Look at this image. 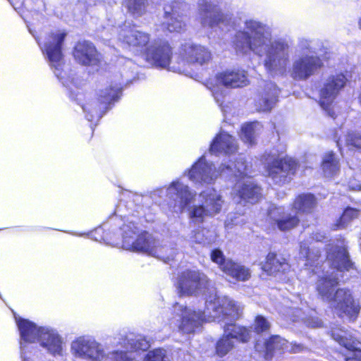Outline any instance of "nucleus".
<instances>
[{"label": "nucleus", "mask_w": 361, "mask_h": 361, "mask_svg": "<svg viewBox=\"0 0 361 361\" xmlns=\"http://www.w3.org/2000/svg\"><path fill=\"white\" fill-rule=\"evenodd\" d=\"M197 4L198 19L202 27L235 30L231 45L237 55L258 56L271 75L286 73L292 49L290 39L273 37L271 27L255 19H246L241 24L232 14L219 11L211 0H198Z\"/></svg>", "instance_id": "1"}, {"label": "nucleus", "mask_w": 361, "mask_h": 361, "mask_svg": "<svg viewBox=\"0 0 361 361\" xmlns=\"http://www.w3.org/2000/svg\"><path fill=\"white\" fill-rule=\"evenodd\" d=\"M204 312H196L179 302L173 305V313L179 317L177 326L180 334L194 333L206 319L224 322V334L215 348L216 354L221 357L233 349L235 341L247 342L250 338L248 329L233 323L243 313V307L240 303L227 297L220 298L214 293L206 298Z\"/></svg>", "instance_id": "2"}, {"label": "nucleus", "mask_w": 361, "mask_h": 361, "mask_svg": "<svg viewBox=\"0 0 361 361\" xmlns=\"http://www.w3.org/2000/svg\"><path fill=\"white\" fill-rule=\"evenodd\" d=\"M338 283L337 273L334 271L331 273H324L323 276H319L317 282L318 294L340 317L345 315L350 320H354L359 313L360 307L353 300L350 290L341 288L334 292Z\"/></svg>", "instance_id": "3"}, {"label": "nucleus", "mask_w": 361, "mask_h": 361, "mask_svg": "<svg viewBox=\"0 0 361 361\" xmlns=\"http://www.w3.org/2000/svg\"><path fill=\"white\" fill-rule=\"evenodd\" d=\"M123 237V247L127 250L147 253L165 262L172 259L176 250L166 245H161L147 232L138 233L137 226L130 222L121 228Z\"/></svg>", "instance_id": "4"}, {"label": "nucleus", "mask_w": 361, "mask_h": 361, "mask_svg": "<svg viewBox=\"0 0 361 361\" xmlns=\"http://www.w3.org/2000/svg\"><path fill=\"white\" fill-rule=\"evenodd\" d=\"M248 165L243 156H240L236 163L226 165L220 171H216L212 163L205 161L204 157H200L188 171L189 179L195 183H212L220 174H233L235 177H243L248 174Z\"/></svg>", "instance_id": "5"}, {"label": "nucleus", "mask_w": 361, "mask_h": 361, "mask_svg": "<svg viewBox=\"0 0 361 361\" xmlns=\"http://www.w3.org/2000/svg\"><path fill=\"white\" fill-rule=\"evenodd\" d=\"M279 149H273L263 155L266 171L274 183L283 185L290 181L295 174L297 163L290 157H283L286 147L279 146Z\"/></svg>", "instance_id": "6"}, {"label": "nucleus", "mask_w": 361, "mask_h": 361, "mask_svg": "<svg viewBox=\"0 0 361 361\" xmlns=\"http://www.w3.org/2000/svg\"><path fill=\"white\" fill-rule=\"evenodd\" d=\"M65 30H56L51 31L45 38L41 49L48 59L49 66L57 78L64 86H69V82L76 85L73 78H66V73L63 71L64 61L62 54V44L66 37Z\"/></svg>", "instance_id": "7"}, {"label": "nucleus", "mask_w": 361, "mask_h": 361, "mask_svg": "<svg viewBox=\"0 0 361 361\" xmlns=\"http://www.w3.org/2000/svg\"><path fill=\"white\" fill-rule=\"evenodd\" d=\"M121 92V84L109 86L99 90L97 99L82 106L85 118L88 121L97 122L114 102L119 98Z\"/></svg>", "instance_id": "8"}, {"label": "nucleus", "mask_w": 361, "mask_h": 361, "mask_svg": "<svg viewBox=\"0 0 361 361\" xmlns=\"http://www.w3.org/2000/svg\"><path fill=\"white\" fill-rule=\"evenodd\" d=\"M166 193L169 202V207L171 211L176 214L182 213L193 201L196 192L190 189L180 179L173 180L170 183L168 188L164 190L159 189L154 193L161 195Z\"/></svg>", "instance_id": "9"}, {"label": "nucleus", "mask_w": 361, "mask_h": 361, "mask_svg": "<svg viewBox=\"0 0 361 361\" xmlns=\"http://www.w3.org/2000/svg\"><path fill=\"white\" fill-rule=\"evenodd\" d=\"M211 59L210 51L204 47L187 42L181 44L176 56L177 66H173V72H183L190 64L203 65Z\"/></svg>", "instance_id": "10"}, {"label": "nucleus", "mask_w": 361, "mask_h": 361, "mask_svg": "<svg viewBox=\"0 0 361 361\" xmlns=\"http://www.w3.org/2000/svg\"><path fill=\"white\" fill-rule=\"evenodd\" d=\"M71 353L78 360L85 361H102L106 357L103 345L94 338L82 336L71 343Z\"/></svg>", "instance_id": "11"}, {"label": "nucleus", "mask_w": 361, "mask_h": 361, "mask_svg": "<svg viewBox=\"0 0 361 361\" xmlns=\"http://www.w3.org/2000/svg\"><path fill=\"white\" fill-rule=\"evenodd\" d=\"M348 81L342 73H336L324 78L319 90V105L327 113L334 118V112L331 106L335 99L344 88Z\"/></svg>", "instance_id": "12"}, {"label": "nucleus", "mask_w": 361, "mask_h": 361, "mask_svg": "<svg viewBox=\"0 0 361 361\" xmlns=\"http://www.w3.org/2000/svg\"><path fill=\"white\" fill-rule=\"evenodd\" d=\"M210 282L207 276L197 270H186L178 278V289L180 294L199 295L209 290Z\"/></svg>", "instance_id": "13"}, {"label": "nucleus", "mask_w": 361, "mask_h": 361, "mask_svg": "<svg viewBox=\"0 0 361 361\" xmlns=\"http://www.w3.org/2000/svg\"><path fill=\"white\" fill-rule=\"evenodd\" d=\"M216 85L209 87L216 102L221 106L225 97L224 90L219 85L224 87L237 88L248 84L247 73L243 70H228L216 75Z\"/></svg>", "instance_id": "14"}, {"label": "nucleus", "mask_w": 361, "mask_h": 361, "mask_svg": "<svg viewBox=\"0 0 361 361\" xmlns=\"http://www.w3.org/2000/svg\"><path fill=\"white\" fill-rule=\"evenodd\" d=\"M143 55L147 62L158 68H167L173 71L171 67L177 66L176 57V61H171V47L166 41H154L150 44Z\"/></svg>", "instance_id": "15"}, {"label": "nucleus", "mask_w": 361, "mask_h": 361, "mask_svg": "<svg viewBox=\"0 0 361 361\" xmlns=\"http://www.w3.org/2000/svg\"><path fill=\"white\" fill-rule=\"evenodd\" d=\"M322 66V60L318 56L302 54L293 61L290 76L295 80H306L317 74Z\"/></svg>", "instance_id": "16"}, {"label": "nucleus", "mask_w": 361, "mask_h": 361, "mask_svg": "<svg viewBox=\"0 0 361 361\" xmlns=\"http://www.w3.org/2000/svg\"><path fill=\"white\" fill-rule=\"evenodd\" d=\"M118 39L137 54H144L149 47L150 36L135 26L124 25L118 33Z\"/></svg>", "instance_id": "17"}, {"label": "nucleus", "mask_w": 361, "mask_h": 361, "mask_svg": "<svg viewBox=\"0 0 361 361\" xmlns=\"http://www.w3.org/2000/svg\"><path fill=\"white\" fill-rule=\"evenodd\" d=\"M210 257L226 275L236 281H243L250 277V271L247 268L232 260L226 259L223 252L219 249L213 250Z\"/></svg>", "instance_id": "18"}, {"label": "nucleus", "mask_w": 361, "mask_h": 361, "mask_svg": "<svg viewBox=\"0 0 361 361\" xmlns=\"http://www.w3.org/2000/svg\"><path fill=\"white\" fill-rule=\"evenodd\" d=\"M327 263L336 271H348L353 266L347 252L346 243L343 239L329 245L326 251Z\"/></svg>", "instance_id": "19"}, {"label": "nucleus", "mask_w": 361, "mask_h": 361, "mask_svg": "<svg viewBox=\"0 0 361 361\" xmlns=\"http://www.w3.org/2000/svg\"><path fill=\"white\" fill-rule=\"evenodd\" d=\"M16 322L20 336V355H27L31 353L30 345L38 342L40 331L44 326H38L27 319L16 317Z\"/></svg>", "instance_id": "20"}, {"label": "nucleus", "mask_w": 361, "mask_h": 361, "mask_svg": "<svg viewBox=\"0 0 361 361\" xmlns=\"http://www.w3.org/2000/svg\"><path fill=\"white\" fill-rule=\"evenodd\" d=\"M73 55L78 63L91 66L96 70H98L102 64V55L97 51L95 46L89 41H79L74 47Z\"/></svg>", "instance_id": "21"}, {"label": "nucleus", "mask_w": 361, "mask_h": 361, "mask_svg": "<svg viewBox=\"0 0 361 361\" xmlns=\"http://www.w3.org/2000/svg\"><path fill=\"white\" fill-rule=\"evenodd\" d=\"M331 337L348 351L345 355V361H361V343L352 334L343 328L331 329Z\"/></svg>", "instance_id": "22"}, {"label": "nucleus", "mask_w": 361, "mask_h": 361, "mask_svg": "<svg viewBox=\"0 0 361 361\" xmlns=\"http://www.w3.org/2000/svg\"><path fill=\"white\" fill-rule=\"evenodd\" d=\"M186 7V4L182 0H174L164 6L166 20L164 25L169 32H178L184 30L185 23L183 20L182 13Z\"/></svg>", "instance_id": "23"}, {"label": "nucleus", "mask_w": 361, "mask_h": 361, "mask_svg": "<svg viewBox=\"0 0 361 361\" xmlns=\"http://www.w3.org/2000/svg\"><path fill=\"white\" fill-rule=\"evenodd\" d=\"M267 221L273 226H276L281 231H289L299 223L298 217L294 214H286L282 207L271 204L267 210Z\"/></svg>", "instance_id": "24"}, {"label": "nucleus", "mask_w": 361, "mask_h": 361, "mask_svg": "<svg viewBox=\"0 0 361 361\" xmlns=\"http://www.w3.org/2000/svg\"><path fill=\"white\" fill-rule=\"evenodd\" d=\"M37 343L54 356L63 355V338L56 329L44 326L41 330Z\"/></svg>", "instance_id": "25"}, {"label": "nucleus", "mask_w": 361, "mask_h": 361, "mask_svg": "<svg viewBox=\"0 0 361 361\" xmlns=\"http://www.w3.org/2000/svg\"><path fill=\"white\" fill-rule=\"evenodd\" d=\"M289 348L287 341L276 335L269 338H258L255 346L256 351L261 353L267 360L271 359L278 350H290Z\"/></svg>", "instance_id": "26"}, {"label": "nucleus", "mask_w": 361, "mask_h": 361, "mask_svg": "<svg viewBox=\"0 0 361 361\" xmlns=\"http://www.w3.org/2000/svg\"><path fill=\"white\" fill-rule=\"evenodd\" d=\"M236 195L233 200L239 205L245 202L252 204L257 202L261 197V188L252 180H247L243 184H237L235 187Z\"/></svg>", "instance_id": "27"}, {"label": "nucleus", "mask_w": 361, "mask_h": 361, "mask_svg": "<svg viewBox=\"0 0 361 361\" xmlns=\"http://www.w3.org/2000/svg\"><path fill=\"white\" fill-rule=\"evenodd\" d=\"M123 342L126 350H115L112 352L110 361H136L135 353L133 350H145L149 347L147 342L134 340L129 337H127Z\"/></svg>", "instance_id": "28"}, {"label": "nucleus", "mask_w": 361, "mask_h": 361, "mask_svg": "<svg viewBox=\"0 0 361 361\" xmlns=\"http://www.w3.org/2000/svg\"><path fill=\"white\" fill-rule=\"evenodd\" d=\"M280 90L275 83L266 82L256 100V107L258 111H270L278 101Z\"/></svg>", "instance_id": "29"}, {"label": "nucleus", "mask_w": 361, "mask_h": 361, "mask_svg": "<svg viewBox=\"0 0 361 361\" xmlns=\"http://www.w3.org/2000/svg\"><path fill=\"white\" fill-rule=\"evenodd\" d=\"M238 149L235 140L226 133H220L213 140L209 151L212 154H234Z\"/></svg>", "instance_id": "30"}, {"label": "nucleus", "mask_w": 361, "mask_h": 361, "mask_svg": "<svg viewBox=\"0 0 361 361\" xmlns=\"http://www.w3.org/2000/svg\"><path fill=\"white\" fill-rule=\"evenodd\" d=\"M200 197L207 212L214 216L221 211L224 201L221 194L214 189H207L200 194Z\"/></svg>", "instance_id": "31"}, {"label": "nucleus", "mask_w": 361, "mask_h": 361, "mask_svg": "<svg viewBox=\"0 0 361 361\" xmlns=\"http://www.w3.org/2000/svg\"><path fill=\"white\" fill-rule=\"evenodd\" d=\"M262 269L269 275H276L277 273L288 270L289 264L283 256L269 252Z\"/></svg>", "instance_id": "32"}, {"label": "nucleus", "mask_w": 361, "mask_h": 361, "mask_svg": "<svg viewBox=\"0 0 361 361\" xmlns=\"http://www.w3.org/2000/svg\"><path fill=\"white\" fill-rule=\"evenodd\" d=\"M317 204L315 197L310 193L299 195L293 204V208L298 213H312Z\"/></svg>", "instance_id": "33"}, {"label": "nucleus", "mask_w": 361, "mask_h": 361, "mask_svg": "<svg viewBox=\"0 0 361 361\" xmlns=\"http://www.w3.org/2000/svg\"><path fill=\"white\" fill-rule=\"evenodd\" d=\"M216 238L214 231L202 228L192 231L190 235V240L197 244L208 245L213 243Z\"/></svg>", "instance_id": "34"}, {"label": "nucleus", "mask_w": 361, "mask_h": 361, "mask_svg": "<svg viewBox=\"0 0 361 361\" xmlns=\"http://www.w3.org/2000/svg\"><path fill=\"white\" fill-rule=\"evenodd\" d=\"M300 258L305 262V266H310L313 267L314 264L319 259L320 257V251L312 245L311 250H310L309 244L305 242H302L300 246L299 252Z\"/></svg>", "instance_id": "35"}, {"label": "nucleus", "mask_w": 361, "mask_h": 361, "mask_svg": "<svg viewBox=\"0 0 361 361\" xmlns=\"http://www.w3.org/2000/svg\"><path fill=\"white\" fill-rule=\"evenodd\" d=\"M287 316L293 322L299 320L303 321L307 326L313 328L319 327L322 325V321L318 318L310 317L307 318L305 316V312L301 308L291 307L287 310Z\"/></svg>", "instance_id": "36"}, {"label": "nucleus", "mask_w": 361, "mask_h": 361, "mask_svg": "<svg viewBox=\"0 0 361 361\" xmlns=\"http://www.w3.org/2000/svg\"><path fill=\"white\" fill-rule=\"evenodd\" d=\"M322 168L325 176L331 177L336 175L340 169L338 158L332 152L326 153L323 157Z\"/></svg>", "instance_id": "37"}, {"label": "nucleus", "mask_w": 361, "mask_h": 361, "mask_svg": "<svg viewBox=\"0 0 361 361\" xmlns=\"http://www.w3.org/2000/svg\"><path fill=\"white\" fill-rule=\"evenodd\" d=\"M261 128L262 125L257 121L244 124L241 128V139L245 142L252 145L255 142L257 131H259Z\"/></svg>", "instance_id": "38"}, {"label": "nucleus", "mask_w": 361, "mask_h": 361, "mask_svg": "<svg viewBox=\"0 0 361 361\" xmlns=\"http://www.w3.org/2000/svg\"><path fill=\"white\" fill-rule=\"evenodd\" d=\"M123 6L133 16L139 17L146 11L147 0H123Z\"/></svg>", "instance_id": "39"}, {"label": "nucleus", "mask_w": 361, "mask_h": 361, "mask_svg": "<svg viewBox=\"0 0 361 361\" xmlns=\"http://www.w3.org/2000/svg\"><path fill=\"white\" fill-rule=\"evenodd\" d=\"M207 216L212 217L207 212V209L203 204L200 205H193L189 209V218L190 221L195 224H201Z\"/></svg>", "instance_id": "40"}, {"label": "nucleus", "mask_w": 361, "mask_h": 361, "mask_svg": "<svg viewBox=\"0 0 361 361\" xmlns=\"http://www.w3.org/2000/svg\"><path fill=\"white\" fill-rule=\"evenodd\" d=\"M358 214V210L355 209L351 207L346 208L343 212L342 216L339 219V220L334 225V229H341L345 228L348 226V224L350 222V221L357 217Z\"/></svg>", "instance_id": "41"}, {"label": "nucleus", "mask_w": 361, "mask_h": 361, "mask_svg": "<svg viewBox=\"0 0 361 361\" xmlns=\"http://www.w3.org/2000/svg\"><path fill=\"white\" fill-rule=\"evenodd\" d=\"M143 361H169V358L164 349L157 348L149 351Z\"/></svg>", "instance_id": "42"}, {"label": "nucleus", "mask_w": 361, "mask_h": 361, "mask_svg": "<svg viewBox=\"0 0 361 361\" xmlns=\"http://www.w3.org/2000/svg\"><path fill=\"white\" fill-rule=\"evenodd\" d=\"M270 328L269 322L262 316H257L255 319L254 329L257 334L266 336Z\"/></svg>", "instance_id": "43"}, {"label": "nucleus", "mask_w": 361, "mask_h": 361, "mask_svg": "<svg viewBox=\"0 0 361 361\" xmlns=\"http://www.w3.org/2000/svg\"><path fill=\"white\" fill-rule=\"evenodd\" d=\"M345 142L348 146L361 149V130L357 132H349L345 136Z\"/></svg>", "instance_id": "44"}, {"label": "nucleus", "mask_w": 361, "mask_h": 361, "mask_svg": "<svg viewBox=\"0 0 361 361\" xmlns=\"http://www.w3.org/2000/svg\"><path fill=\"white\" fill-rule=\"evenodd\" d=\"M311 44L312 42L310 39L305 38H300L298 40L297 47L300 51L302 52V54H305L304 52L305 51H311Z\"/></svg>", "instance_id": "45"}, {"label": "nucleus", "mask_w": 361, "mask_h": 361, "mask_svg": "<svg viewBox=\"0 0 361 361\" xmlns=\"http://www.w3.org/2000/svg\"><path fill=\"white\" fill-rule=\"evenodd\" d=\"M239 221L235 220L233 214H228L225 221L226 226L228 228L229 225L237 224Z\"/></svg>", "instance_id": "46"}, {"label": "nucleus", "mask_w": 361, "mask_h": 361, "mask_svg": "<svg viewBox=\"0 0 361 361\" xmlns=\"http://www.w3.org/2000/svg\"><path fill=\"white\" fill-rule=\"evenodd\" d=\"M312 238L316 242H321L325 238V235L324 233L317 231L312 233Z\"/></svg>", "instance_id": "47"}, {"label": "nucleus", "mask_w": 361, "mask_h": 361, "mask_svg": "<svg viewBox=\"0 0 361 361\" xmlns=\"http://www.w3.org/2000/svg\"><path fill=\"white\" fill-rule=\"evenodd\" d=\"M22 361H32L27 355H20Z\"/></svg>", "instance_id": "48"}, {"label": "nucleus", "mask_w": 361, "mask_h": 361, "mask_svg": "<svg viewBox=\"0 0 361 361\" xmlns=\"http://www.w3.org/2000/svg\"><path fill=\"white\" fill-rule=\"evenodd\" d=\"M352 189L353 190H361V185H357L356 187H353Z\"/></svg>", "instance_id": "49"}, {"label": "nucleus", "mask_w": 361, "mask_h": 361, "mask_svg": "<svg viewBox=\"0 0 361 361\" xmlns=\"http://www.w3.org/2000/svg\"><path fill=\"white\" fill-rule=\"evenodd\" d=\"M34 38H35L37 40H38V39L36 38V36H34ZM37 42H38L39 45L40 46V47H41L42 46H43L44 43H43V44H42V43H40L39 41H37Z\"/></svg>", "instance_id": "50"}, {"label": "nucleus", "mask_w": 361, "mask_h": 361, "mask_svg": "<svg viewBox=\"0 0 361 361\" xmlns=\"http://www.w3.org/2000/svg\"><path fill=\"white\" fill-rule=\"evenodd\" d=\"M298 348H299V347H297V349H298ZM291 350H293L294 353H297V352H298V351H299L298 350H294V349H293V348H292V347H291Z\"/></svg>", "instance_id": "51"}, {"label": "nucleus", "mask_w": 361, "mask_h": 361, "mask_svg": "<svg viewBox=\"0 0 361 361\" xmlns=\"http://www.w3.org/2000/svg\"><path fill=\"white\" fill-rule=\"evenodd\" d=\"M359 26H360V27L361 28V18H360V20H359Z\"/></svg>", "instance_id": "52"}, {"label": "nucleus", "mask_w": 361, "mask_h": 361, "mask_svg": "<svg viewBox=\"0 0 361 361\" xmlns=\"http://www.w3.org/2000/svg\"><path fill=\"white\" fill-rule=\"evenodd\" d=\"M341 142V140H338V141H337V145H338V146H340V145H341V144H340V142Z\"/></svg>", "instance_id": "53"}]
</instances>
